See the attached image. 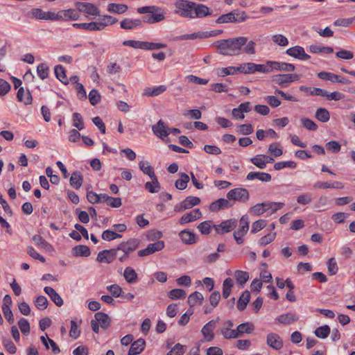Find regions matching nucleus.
<instances>
[{"mask_svg": "<svg viewBox=\"0 0 355 355\" xmlns=\"http://www.w3.org/2000/svg\"><path fill=\"white\" fill-rule=\"evenodd\" d=\"M76 8L81 12L94 16H100V10L94 3L78 1L76 3Z\"/></svg>", "mask_w": 355, "mask_h": 355, "instance_id": "nucleus-11", "label": "nucleus"}, {"mask_svg": "<svg viewBox=\"0 0 355 355\" xmlns=\"http://www.w3.org/2000/svg\"><path fill=\"white\" fill-rule=\"evenodd\" d=\"M301 78V75L297 73H281L272 76V82L281 87H287L290 83L297 81Z\"/></svg>", "mask_w": 355, "mask_h": 355, "instance_id": "nucleus-6", "label": "nucleus"}, {"mask_svg": "<svg viewBox=\"0 0 355 355\" xmlns=\"http://www.w3.org/2000/svg\"><path fill=\"white\" fill-rule=\"evenodd\" d=\"M202 217V213L199 209H196L190 212L184 214L179 220L180 224L184 225L186 223L195 221Z\"/></svg>", "mask_w": 355, "mask_h": 355, "instance_id": "nucleus-19", "label": "nucleus"}, {"mask_svg": "<svg viewBox=\"0 0 355 355\" xmlns=\"http://www.w3.org/2000/svg\"><path fill=\"white\" fill-rule=\"evenodd\" d=\"M319 78L324 80H329L331 83H339L345 85H349L351 81L333 73L321 71L318 73Z\"/></svg>", "mask_w": 355, "mask_h": 355, "instance_id": "nucleus-12", "label": "nucleus"}, {"mask_svg": "<svg viewBox=\"0 0 355 355\" xmlns=\"http://www.w3.org/2000/svg\"><path fill=\"white\" fill-rule=\"evenodd\" d=\"M59 20H78L80 17L79 13L74 9L61 10L58 11Z\"/></svg>", "mask_w": 355, "mask_h": 355, "instance_id": "nucleus-20", "label": "nucleus"}, {"mask_svg": "<svg viewBox=\"0 0 355 355\" xmlns=\"http://www.w3.org/2000/svg\"><path fill=\"white\" fill-rule=\"evenodd\" d=\"M33 241L37 246L45 250L47 252H52L53 250V246L44 239H43L40 235H34L33 236Z\"/></svg>", "mask_w": 355, "mask_h": 355, "instance_id": "nucleus-30", "label": "nucleus"}, {"mask_svg": "<svg viewBox=\"0 0 355 355\" xmlns=\"http://www.w3.org/2000/svg\"><path fill=\"white\" fill-rule=\"evenodd\" d=\"M70 184L76 189L81 187L83 182V176L78 171L72 173L70 178Z\"/></svg>", "mask_w": 355, "mask_h": 355, "instance_id": "nucleus-31", "label": "nucleus"}, {"mask_svg": "<svg viewBox=\"0 0 355 355\" xmlns=\"http://www.w3.org/2000/svg\"><path fill=\"white\" fill-rule=\"evenodd\" d=\"M31 18H34L40 20H44L45 11L41 8H33L28 12Z\"/></svg>", "mask_w": 355, "mask_h": 355, "instance_id": "nucleus-58", "label": "nucleus"}, {"mask_svg": "<svg viewBox=\"0 0 355 355\" xmlns=\"http://www.w3.org/2000/svg\"><path fill=\"white\" fill-rule=\"evenodd\" d=\"M268 206L269 205L267 202L258 203L249 209V212L251 215L254 216H260L269 209Z\"/></svg>", "mask_w": 355, "mask_h": 355, "instance_id": "nucleus-32", "label": "nucleus"}, {"mask_svg": "<svg viewBox=\"0 0 355 355\" xmlns=\"http://www.w3.org/2000/svg\"><path fill=\"white\" fill-rule=\"evenodd\" d=\"M166 90V85H159L153 87H146L144 89L143 95L146 96H157Z\"/></svg>", "mask_w": 355, "mask_h": 355, "instance_id": "nucleus-29", "label": "nucleus"}, {"mask_svg": "<svg viewBox=\"0 0 355 355\" xmlns=\"http://www.w3.org/2000/svg\"><path fill=\"white\" fill-rule=\"evenodd\" d=\"M297 319L298 318L295 315L291 313L281 315L277 318L280 323L285 324H290L296 321Z\"/></svg>", "mask_w": 355, "mask_h": 355, "instance_id": "nucleus-49", "label": "nucleus"}, {"mask_svg": "<svg viewBox=\"0 0 355 355\" xmlns=\"http://www.w3.org/2000/svg\"><path fill=\"white\" fill-rule=\"evenodd\" d=\"M139 244V241L136 239H130L125 242L121 243L117 248H114L117 252L116 258L121 263L125 262L130 254L137 249Z\"/></svg>", "mask_w": 355, "mask_h": 355, "instance_id": "nucleus-3", "label": "nucleus"}, {"mask_svg": "<svg viewBox=\"0 0 355 355\" xmlns=\"http://www.w3.org/2000/svg\"><path fill=\"white\" fill-rule=\"evenodd\" d=\"M94 318L103 330L105 331L110 327L111 320L107 314L103 312H97L95 313Z\"/></svg>", "mask_w": 355, "mask_h": 355, "instance_id": "nucleus-24", "label": "nucleus"}, {"mask_svg": "<svg viewBox=\"0 0 355 355\" xmlns=\"http://www.w3.org/2000/svg\"><path fill=\"white\" fill-rule=\"evenodd\" d=\"M249 230V217L243 215L239 224L238 229L234 232V238L238 244H242L244 241L243 237L247 234Z\"/></svg>", "mask_w": 355, "mask_h": 355, "instance_id": "nucleus-7", "label": "nucleus"}, {"mask_svg": "<svg viewBox=\"0 0 355 355\" xmlns=\"http://www.w3.org/2000/svg\"><path fill=\"white\" fill-rule=\"evenodd\" d=\"M123 276L127 282L130 284L135 282L137 279V274L131 267H126L125 268Z\"/></svg>", "mask_w": 355, "mask_h": 355, "instance_id": "nucleus-45", "label": "nucleus"}, {"mask_svg": "<svg viewBox=\"0 0 355 355\" xmlns=\"http://www.w3.org/2000/svg\"><path fill=\"white\" fill-rule=\"evenodd\" d=\"M233 204L227 198H219L209 205V211L211 212H218L220 210L230 208Z\"/></svg>", "mask_w": 355, "mask_h": 355, "instance_id": "nucleus-15", "label": "nucleus"}, {"mask_svg": "<svg viewBox=\"0 0 355 355\" xmlns=\"http://www.w3.org/2000/svg\"><path fill=\"white\" fill-rule=\"evenodd\" d=\"M73 125L78 130H83L85 127L83 117L78 112L73 114Z\"/></svg>", "mask_w": 355, "mask_h": 355, "instance_id": "nucleus-56", "label": "nucleus"}, {"mask_svg": "<svg viewBox=\"0 0 355 355\" xmlns=\"http://www.w3.org/2000/svg\"><path fill=\"white\" fill-rule=\"evenodd\" d=\"M227 198L232 201H239L245 202L250 198V194L248 189L243 187H238L233 189H231L227 193Z\"/></svg>", "mask_w": 355, "mask_h": 355, "instance_id": "nucleus-8", "label": "nucleus"}, {"mask_svg": "<svg viewBox=\"0 0 355 355\" xmlns=\"http://www.w3.org/2000/svg\"><path fill=\"white\" fill-rule=\"evenodd\" d=\"M37 73L41 79L46 78L49 75L48 66L44 63L40 64L37 67Z\"/></svg>", "mask_w": 355, "mask_h": 355, "instance_id": "nucleus-64", "label": "nucleus"}, {"mask_svg": "<svg viewBox=\"0 0 355 355\" xmlns=\"http://www.w3.org/2000/svg\"><path fill=\"white\" fill-rule=\"evenodd\" d=\"M237 220L235 218L226 220L219 225H214L213 227L219 234H224L233 230L237 226Z\"/></svg>", "mask_w": 355, "mask_h": 355, "instance_id": "nucleus-10", "label": "nucleus"}, {"mask_svg": "<svg viewBox=\"0 0 355 355\" xmlns=\"http://www.w3.org/2000/svg\"><path fill=\"white\" fill-rule=\"evenodd\" d=\"M187 293L184 290L180 288H174L168 292V297L171 300L184 299L186 297Z\"/></svg>", "mask_w": 355, "mask_h": 355, "instance_id": "nucleus-50", "label": "nucleus"}, {"mask_svg": "<svg viewBox=\"0 0 355 355\" xmlns=\"http://www.w3.org/2000/svg\"><path fill=\"white\" fill-rule=\"evenodd\" d=\"M204 300L203 295L199 292H194L191 293L188 297V304L191 307L194 306L198 301L201 303Z\"/></svg>", "mask_w": 355, "mask_h": 355, "instance_id": "nucleus-54", "label": "nucleus"}, {"mask_svg": "<svg viewBox=\"0 0 355 355\" xmlns=\"http://www.w3.org/2000/svg\"><path fill=\"white\" fill-rule=\"evenodd\" d=\"M267 64L269 65L272 70L275 69L279 71L291 72L293 71L295 68L293 64L275 61H268Z\"/></svg>", "mask_w": 355, "mask_h": 355, "instance_id": "nucleus-18", "label": "nucleus"}, {"mask_svg": "<svg viewBox=\"0 0 355 355\" xmlns=\"http://www.w3.org/2000/svg\"><path fill=\"white\" fill-rule=\"evenodd\" d=\"M153 133L158 137L164 139L169 135L168 128L162 120H159L157 123L152 126Z\"/></svg>", "mask_w": 355, "mask_h": 355, "instance_id": "nucleus-17", "label": "nucleus"}, {"mask_svg": "<svg viewBox=\"0 0 355 355\" xmlns=\"http://www.w3.org/2000/svg\"><path fill=\"white\" fill-rule=\"evenodd\" d=\"M220 32L221 31H220L218 32H215L213 31H200V32L193 33L191 34H184V35H179V36L175 37L174 38V40L176 41H181V40H194L198 38H200V39L208 38V37L216 36L218 35V33H220Z\"/></svg>", "mask_w": 355, "mask_h": 355, "instance_id": "nucleus-9", "label": "nucleus"}, {"mask_svg": "<svg viewBox=\"0 0 355 355\" xmlns=\"http://www.w3.org/2000/svg\"><path fill=\"white\" fill-rule=\"evenodd\" d=\"M116 22L117 19L110 15H103L98 21V24H103L101 28V31L103 30L107 26L114 24Z\"/></svg>", "mask_w": 355, "mask_h": 355, "instance_id": "nucleus-55", "label": "nucleus"}, {"mask_svg": "<svg viewBox=\"0 0 355 355\" xmlns=\"http://www.w3.org/2000/svg\"><path fill=\"white\" fill-rule=\"evenodd\" d=\"M121 27L125 30H131L138 26H142V21L139 19H125L121 21Z\"/></svg>", "mask_w": 355, "mask_h": 355, "instance_id": "nucleus-33", "label": "nucleus"}, {"mask_svg": "<svg viewBox=\"0 0 355 355\" xmlns=\"http://www.w3.org/2000/svg\"><path fill=\"white\" fill-rule=\"evenodd\" d=\"M267 344L272 348L278 350L283 346V342L279 334H268Z\"/></svg>", "mask_w": 355, "mask_h": 355, "instance_id": "nucleus-27", "label": "nucleus"}, {"mask_svg": "<svg viewBox=\"0 0 355 355\" xmlns=\"http://www.w3.org/2000/svg\"><path fill=\"white\" fill-rule=\"evenodd\" d=\"M264 155H257L254 157L250 158V162L260 169H264L266 162L263 159Z\"/></svg>", "mask_w": 355, "mask_h": 355, "instance_id": "nucleus-57", "label": "nucleus"}, {"mask_svg": "<svg viewBox=\"0 0 355 355\" xmlns=\"http://www.w3.org/2000/svg\"><path fill=\"white\" fill-rule=\"evenodd\" d=\"M242 52L249 55L255 54V42L252 40H247L246 44L242 47Z\"/></svg>", "mask_w": 355, "mask_h": 355, "instance_id": "nucleus-63", "label": "nucleus"}, {"mask_svg": "<svg viewBox=\"0 0 355 355\" xmlns=\"http://www.w3.org/2000/svg\"><path fill=\"white\" fill-rule=\"evenodd\" d=\"M180 178L175 181V186L178 189L183 190L187 188L190 178L189 176L184 173H180Z\"/></svg>", "mask_w": 355, "mask_h": 355, "instance_id": "nucleus-43", "label": "nucleus"}, {"mask_svg": "<svg viewBox=\"0 0 355 355\" xmlns=\"http://www.w3.org/2000/svg\"><path fill=\"white\" fill-rule=\"evenodd\" d=\"M195 3L188 0H177L174 3V12L185 18H193Z\"/></svg>", "mask_w": 355, "mask_h": 355, "instance_id": "nucleus-4", "label": "nucleus"}, {"mask_svg": "<svg viewBox=\"0 0 355 355\" xmlns=\"http://www.w3.org/2000/svg\"><path fill=\"white\" fill-rule=\"evenodd\" d=\"M238 72L243 73L245 74L254 73V63L248 62L241 64L236 67Z\"/></svg>", "mask_w": 355, "mask_h": 355, "instance_id": "nucleus-51", "label": "nucleus"}, {"mask_svg": "<svg viewBox=\"0 0 355 355\" xmlns=\"http://www.w3.org/2000/svg\"><path fill=\"white\" fill-rule=\"evenodd\" d=\"M315 116L318 121L326 123L329 121L330 114L326 108L320 107L317 109Z\"/></svg>", "mask_w": 355, "mask_h": 355, "instance_id": "nucleus-42", "label": "nucleus"}, {"mask_svg": "<svg viewBox=\"0 0 355 355\" xmlns=\"http://www.w3.org/2000/svg\"><path fill=\"white\" fill-rule=\"evenodd\" d=\"M234 286V281L232 278H226L223 283V297L227 299L231 294Z\"/></svg>", "mask_w": 355, "mask_h": 355, "instance_id": "nucleus-41", "label": "nucleus"}, {"mask_svg": "<svg viewBox=\"0 0 355 355\" xmlns=\"http://www.w3.org/2000/svg\"><path fill=\"white\" fill-rule=\"evenodd\" d=\"M248 16L245 11L239 12V10H234L227 14L220 15L216 19L217 24L223 23H240L245 21Z\"/></svg>", "mask_w": 355, "mask_h": 355, "instance_id": "nucleus-5", "label": "nucleus"}, {"mask_svg": "<svg viewBox=\"0 0 355 355\" xmlns=\"http://www.w3.org/2000/svg\"><path fill=\"white\" fill-rule=\"evenodd\" d=\"M234 277L237 283L240 285L241 288H243L245 283L249 279V273L246 271L236 270L234 273Z\"/></svg>", "mask_w": 355, "mask_h": 355, "instance_id": "nucleus-38", "label": "nucleus"}, {"mask_svg": "<svg viewBox=\"0 0 355 355\" xmlns=\"http://www.w3.org/2000/svg\"><path fill=\"white\" fill-rule=\"evenodd\" d=\"M107 290L114 297L122 296V288L117 284H112L107 286Z\"/></svg>", "mask_w": 355, "mask_h": 355, "instance_id": "nucleus-60", "label": "nucleus"}, {"mask_svg": "<svg viewBox=\"0 0 355 355\" xmlns=\"http://www.w3.org/2000/svg\"><path fill=\"white\" fill-rule=\"evenodd\" d=\"M183 201L187 209H189L200 204V199L198 197L196 196H188Z\"/></svg>", "mask_w": 355, "mask_h": 355, "instance_id": "nucleus-62", "label": "nucleus"}, {"mask_svg": "<svg viewBox=\"0 0 355 355\" xmlns=\"http://www.w3.org/2000/svg\"><path fill=\"white\" fill-rule=\"evenodd\" d=\"M166 44L159 42H144L143 50L153 51L160 49H164Z\"/></svg>", "mask_w": 355, "mask_h": 355, "instance_id": "nucleus-53", "label": "nucleus"}, {"mask_svg": "<svg viewBox=\"0 0 355 355\" xmlns=\"http://www.w3.org/2000/svg\"><path fill=\"white\" fill-rule=\"evenodd\" d=\"M151 182H147L145 184V189L150 193H154L159 191L161 189L160 184L157 176L150 178Z\"/></svg>", "mask_w": 355, "mask_h": 355, "instance_id": "nucleus-35", "label": "nucleus"}, {"mask_svg": "<svg viewBox=\"0 0 355 355\" xmlns=\"http://www.w3.org/2000/svg\"><path fill=\"white\" fill-rule=\"evenodd\" d=\"M164 248V242L163 241H157L155 243H150L143 250L138 252L139 257H146L156 252L162 250Z\"/></svg>", "mask_w": 355, "mask_h": 355, "instance_id": "nucleus-13", "label": "nucleus"}, {"mask_svg": "<svg viewBox=\"0 0 355 355\" xmlns=\"http://www.w3.org/2000/svg\"><path fill=\"white\" fill-rule=\"evenodd\" d=\"M103 24H98V21H92L89 23H74L73 27L76 28H82L87 31H101Z\"/></svg>", "mask_w": 355, "mask_h": 355, "instance_id": "nucleus-21", "label": "nucleus"}, {"mask_svg": "<svg viewBox=\"0 0 355 355\" xmlns=\"http://www.w3.org/2000/svg\"><path fill=\"white\" fill-rule=\"evenodd\" d=\"M213 225L211 220H205L200 223L197 227L202 234L207 235L211 232Z\"/></svg>", "mask_w": 355, "mask_h": 355, "instance_id": "nucleus-52", "label": "nucleus"}, {"mask_svg": "<svg viewBox=\"0 0 355 355\" xmlns=\"http://www.w3.org/2000/svg\"><path fill=\"white\" fill-rule=\"evenodd\" d=\"M248 180L257 179L261 182H268L272 180L270 174L265 172H250L247 176Z\"/></svg>", "mask_w": 355, "mask_h": 355, "instance_id": "nucleus-25", "label": "nucleus"}, {"mask_svg": "<svg viewBox=\"0 0 355 355\" xmlns=\"http://www.w3.org/2000/svg\"><path fill=\"white\" fill-rule=\"evenodd\" d=\"M179 236L182 242L187 245H191L197 241V236L192 232L184 230L180 232Z\"/></svg>", "mask_w": 355, "mask_h": 355, "instance_id": "nucleus-23", "label": "nucleus"}, {"mask_svg": "<svg viewBox=\"0 0 355 355\" xmlns=\"http://www.w3.org/2000/svg\"><path fill=\"white\" fill-rule=\"evenodd\" d=\"M44 291L49 296L51 300L58 306H61L63 304V300L61 296L52 287L46 286Z\"/></svg>", "mask_w": 355, "mask_h": 355, "instance_id": "nucleus-26", "label": "nucleus"}, {"mask_svg": "<svg viewBox=\"0 0 355 355\" xmlns=\"http://www.w3.org/2000/svg\"><path fill=\"white\" fill-rule=\"evenodd\" d=\"M35 306L40 310H44L47 308L49 302L45 296H38L35 301Z\"/></svg>", "mask_w": 355, "mask_h": 355, "instance_id": "nucleus-59", "label": "nucleus"}, {"mask_svg": "<svg viewBox=\"0 0 355 355\" xmlns=\"http://www.w3.org/2000/svg\"><path fill=\"white\" fill-rule=\"evenodd\" d=\"M40 339L46 349H49V344H50L51 350L54 354H58L60 353V351L59 347L52 339L48 337V334H45V336H42L40 337Z\"/></svg>", "mask_w": 355, "mask_h": 355, "instance_id": "nucleus-37", "label": "nucleus"}, {"mask_svg": "<svg viewBox=\"0 0 355 355\" xmlns=\"http://www.w3.org/2000/svg\"><path fill=\"white\" fill-rule=\"evenodd\" d=\"M17 99L23 102L25 105H30L32 103V96L29 91H25L23 87H20L17 94Z\"/></svg>", "mask_w": 355, "mask_h": 355, "instance_id": "nucleus-34", "label": "nucleus"}, {"mask_svg": "<svg viewBox=\"0 0 355 355\" xmlns=\"http://www.w3.org/2000/svg\"><path fill=\"white\" fill-rule=\"evenodd\" d=\"M73 254L76 257H89L90 255V250L89 247L83 245L75 246L72 250Z\"/></svg>", "mask_w": 355, "mask_h": 355, "instance_id": "nucleus-39", "label": "nucleus"}, {"mask_svg": "<svg viewBox=\"0 0 355 355\" xmlns=\"http://www.w3.org/2000/svg\"><path fill=\"white\" fill-rule=\"evenodd\" d=\"M116 250L113 249L104 250L98 252L96 260L101 263H110L116 259Z\"/></svg>", "mask_w": 355, "mask_h": 355, "instance_id": "nucleus-14", "label": "nucleus"}, {"mask_svg": "<svg viewBox=\"0 0 355 355\" xmlns=\"http://www.w3.org/2000/svg\"><path fill=\"white\" fill-rule=\"evenodd\" d=\"M146 343L142 338H139L135 341L130 346L128 355H137L140 354L144 349Z\"/></svg>", "mask_w": 355, "mask_h": 355, "instance_id": "nucleus-28", "label": "nucleus"}, {"mask_svg": "<svg viewBox=\"0 0 355 355\" xmlns=\"http://www.w3.org/2000/svg\"><path fill=\"white\" fill-rule=\"evenodd\" d=\"M250 299V293L248 291H243L238 300L237 309L239 311H243L249 303Z\"/></svg>", "mask_w": 355, "mask_h": 355, "instance_id": "nucleus-36", "label": "nucleus"}, {"mask_svg": "<svg viewBox=\"0 0 355 355\" xmlns=\"http://www.w3.org/2000/svg\"><path fill=\"white\" fill-rule=\"evenodd\" d=\"M139 169L146 175H148L150 178H153L155 175L154 168L147 162L141 161L139 163Z\"/></svg>", "mask_w": 355, "mask_h": 355, "instance_id": "nucleus-47", "label": "nucleus"}, {"mask_svg": "<svg viewBox=\"0 0 355 355\" xmlns=\"http://www.w3.org/2000/svg\"><path fill=\"white\" fill-rule=\"evenodd\" d=\"M89 100L92 105H97L101 99V96L96 89H92L89 93Z\"/></svg>", "mask_w": 355, "mask_h": 355, "instance_id": "nucleus-61", "label": "nucleus"}, {"mask_svg": "<svg viewBox=\"0 0 355 355\" xmlns=\"http://www.w3.org/2000/svg\"><path fill=\"white\" fill-rule=\"evenodd\" d=\"M309 50L313 53H331L334 51L333 48L329 46H322L317 44H313L309 46Z\"/></svg>", "mask_w": 355, "mask_h": 355, "instance_id": "nucleus-44", "label": "nucleus"}, {"mask_svg": "<svg viewBox=\"0 0 355 355\" xmlns=\"http://www.w3.org/2000/svg\"><path fill=\"white\" fill-rule=\"evenodd\" d=\"M56 78L64 84H68L64 68L62 65H56L54 69Z\"/></svg>", "mask_w": 355, "mask_h": 355, "instance_id": "nucleus-48", "label": "nucleus"}, {"mask_svg": "<svg viewBox=\"0 0 355 355\" xmlns=\"http://www.w3.org/2000/svg\"><path fill=\"white\" fill-rule=\"evenodd\" d=\"M137 12L140 14H150L143 18V21L149 24L160 22L166 18L164 9L155 6L138 8Z\"/></svg>", "mask_w": 355, "mask_h": 355, "instance_id": "nucleus-2", "label": "nucleus"}, {"mask_svg": "<svg viewBox=\"0 0 355 355\" xmlns=\"http://www.w3.org/2000/svg\"><path fill=\"white\" fill-rule=\"evenodd\" d=\"M246 42V37H238L227 40H220L216 41L214 44L220 54L235 56L241 53L242 47Z\"/></svg>", "mask_w": 355, "mask_h": 355, "instance_id": "nucleus-1", "label": "nucleus"}, {"mask_svg": "<svg viewBox=\"0 0 355 355\" xmlns=\"http://www.w3.org/2000/svg\"><path fill=\"white\" fill-rule=\"evenodd\" d=\"M254 330L253 324L245 322L239 324L236 330H232L231 333H251Z\"/></svg>", "mask_w": 355, "mask_h": 355, "instance_id": "nucleus-46", "label": "nucleus"}, {"mask_svg": "<svg viewBox=\"0 0 355 355\" xmlns=\"http://www.w3.org/2000/svg\"><path fill=\"white\" fill-rule=\"evenodd\" d=\"M128 6L125 4L111 3L107 6V11L116 14H122L126 12Z\"/></svg>", "mask_w": 355, "mask_h": 355, "instance_id": "nucleus-40", "label": "nucleus"}, {"mask_svg": "<svg viewBox=\"0 0 355 355\" xmlns=\"http://www.w3.org/2000/svg\"><path fill=\"white\" fill-rule=\"evenodd\" d=\"M193 18H202L211 15L210 9L204 4H198L195 3Z\"/></svg>", "mask_w": 355, "mask_h": 355, "instance_id": "nucleus-22", "label": "nucleus"}, {"mask_svg": "<svg viewBox=\"0 0 355 355\" xmlns=\"http://www.w3.org/2000/svg\"><path fill=\"white\" fill-rule=\"evenodd\" d=\"M286 53L290 56L301 60H306L310 58V55L306 54L304 49L300 46H295L288 49L286 50Z\"/></svg>", "mask_w": 355, "mask_h": 355, "instance_id": "nucleus-16", "label": "nucleus"}]
</instances>
